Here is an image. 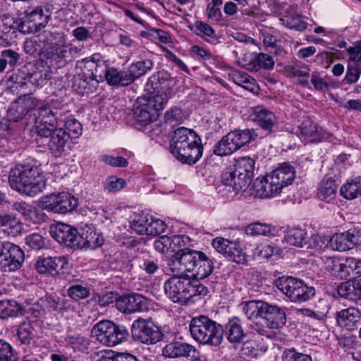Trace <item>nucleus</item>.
<instances>
[{
  "instance_id": "1",
  "label": "nucleus",
  "mask_w": 361,
  "mask_h": 361,
  "mask_svg": "<svg viewBox=\"0 0 361 361\" xmlns=\"http://www.w3.org/2000/svg\"><path fill=\"white\" fill-rule=\"evenodd\" d=\"M255 169V159H234L221 173V185L216 188L218 192L227 198H233L245 192L252 181Z\"/></svg>"
},
{
  "instance_id": "2",
  "label": "nucleus",
  "mask_w": 361,
  "mask_h": 361,
  "mask_svg": "<svg viewBox=\"0 0 361 361\" xmlns=\"http://www.w3.org/2000/svg\"><path fill=\"white\" fill-rule=\"evenodd\" d=\"M51 100L42 101L32 94H25L13 102L8 109V117L13 121H18L30 111L37 109L38 117L35 119V128L37 135H47L49 130L47 125L50 126L51 121L48 116L52 112L50 108Z\"/></svg>"
},
{
  "instance_id": "3",
  "label": "nucleus",
  "mask_w": 361,
  "mask_h": 361,
  "mask_svg": "<svg viewBox=\"0 0 361 361\" xmlns=\"http://www.w3.org/2000/svg\"><path fill=\"white\" fill-rule=\"evenodd\" d=\"M44 173L38 166L18 164L11 170L8 183L11 188L18 192L35 197L46 187Z\"/></svg>"
},
{
  "instance_id": "4",
  "label": "nucleus",
  "mask_w": 361,
  "mask_h": 361,
  "mask_svg": "<svg viewBox=\"0 0 361 361\" xmlns=\"http://www.w3.org/2000/svg\"><path fill=\"white\" fill-rule=\"evenodd\" d=\"M43 42L46 44L45 63L53 68L62 67L78 54V48L68 42L67 36L56 30H46L42 34Z\"/></svg>"
},
{
  "instance_id": "5",
  "label": "nucleus",
  "mask_w": 361,
  "mask_h": 361,
  "mask_svg": "<svg viewBox=\"0 0 361 361\" xmlns=\"http://www.w3.org/2000/svg\"><path fill=\"white\" fill-rule=\"evenodd\" d=\"M295 177L294 167L288 162H284L267 173L264 181H259L257 185L255 183V195L264 198L277 195L284 188L293 183Z\"/></svg>"
},
{
  "instance_id": "6",
  "label": "nucleus",
  "mask_w": 361,
  "mask_h": 361,
  "mask_svg": "<svg viewBox=\"0 0 361 361\" xmlns=\"http://www.w3.org/2000/svg\"><path fill=\"white\" fill-rule=\"evenodd\" d=\"M169 149L175 158H201L204 147L195 131L180 127L174 130Z\"/></svg>"
},
{
  "instance_id": "7",
  "label": "nucleus",
  "mask_w": 361,
  "mask_h": 361,
  "mask_svg": "<svg viewBox=\"0 0 361 361\" xmlns=\"http://www.w3.org/2000/svg\"><path fill=\"white\" fill-rule=\"evenodd\" d=\"M189 329L192 338L202 345L217 347L222 343V326L207 316L192 318Z\"/></svg>"
},
{
  "instance_id": "8",
  "label": "nucleus",
  "mask_w": 361,
  "mask_h": 361,
  "mask_svg": "<svg viewBox=\"0 0 361 361\" xmlns=\"http://www.w3.org/2000/svg\"><path fill=\"white\" fill-rule=\"evenodd\" d=\"M52 112L48 114L51 118L50 126L47 125V128L49 130V134L47 135H39L40 137H51L49 141V148L54 152L55 157L61 156V152L63 149L65 144L68 141V135L66 130L61 128V126L64 122V114H63L61 102L57 99H51L50 108Z\"/></svg>"
},
{
  "instance_id": "9",
  "label": "nucleus",
  "mask_w": 361,
  "mask_h": 361,
  "mask_svg": "<svg viewBox=\"0 0 361 361\" xmlns=\"http://www.w3.org/2000/svg\"><path fill=\"white\" fill-rule=\"evenodd\" d=\"M277 288L293 302H304L312 299L315 290L302 281L292 276L279 277L275 281Z\"/></svg>"
},
{
  "instance_id": "10",
  "label": "nucleus",
  "mask_w": 361,
  "mask_h": 361,
  "mask_svg": "<svg viewBox=\"0 0 361 361\" xmlns=\"http://www.w3.org/2000/svg\"><path fill=\"white\" fill-rule=\"evenodd\" d=\"M91 334L97 341L107 346H115L127 340L129 334L124 326L116 325L109 320L94 325Z\"/></svg>"
},
{
  "instance_id": "11",
  "label": "nucleus",
  "mask_w": 361,
  "mask_h": 361,
  "mask_svg": "<svg viewBox=\"0 0 361 361\" xmlns=\"http://www.w3.org/2000/svg\"><path fill=\"white\" fill-rule=\"evenodd\" d=\"M156 80L158 82V85L154 88L158 89L160 87L161 90L153 96L145 98L152 108L154 109L159 114V111L165 107L169 98L173 95L172 91L176 85V80L171 78L167 72L162 71L152 75L148 79V82L154 83Z\"/></svg>"
},
{
  "instance_id": "12",
  "label": "nucleus",
  "mask_w": 361,
  "mask_h": 361,
  "mask_svg": "<svg viewBox=\"0 0 361 361\" xmlns=\"http://www.w3.org/2000/svg\"><path fill=\"white\" fill-rule=\"evenodd\" d=\"M200 256L201 251L188 248L181 249L168 259L166 270L168 272L176 274L190 272L194 277Z\"/></svg>"
},
{
  "instance_id": "13",
  "label": "nucleus",
  "mask_w": 361,
  "mask_h": 361,
  "mask_svg": "<svg viewBox=\"0 0 361 361\" xmlns=\"http://www.w3.org/2000/svg\"><path fill=\"white\" fill-rule=\"evenodd\" d=\"M200 256L201 251L188 248L181 249L168 259L166 270L168 272L176 274L190 272L194 277Z\"/></svg>"
},
{
  "instance_id": "14",
  "label": "nucleus",
  "mask_w": 361,
  "mask_h": 361,
  "mask_svg": "<svg viewBox=\"0 0 361 361\" xmlns=\"http://www.w3.org/2000/svg\"><path fill=\"white\" fill-rule=\"evenodd\" d=\"M253 134L250 130L231 131L214 146V153L219 157L231 156L252 140Z\"/></svg>"
},
{
  "instance_id": "15",
  "label": "nucleus",
  "mask_w": 361,
  "mask_h": 361,
  "mask_svg": "<svg viewBox=\"0 0 361 361\" xmlns=\"http://www.w3.org/2000/svg\"><path fill=\"white\" fill-rule=\"evenodd\" d=\"M78 200L69 192L51 193L42 197L39 207L42 209L57 214H67L78 206Z\"/></svg>"
},
{
  "instance_id": "16",
  "label": "nucleus",
  "mask_w": 361,
  "mask_h": 361,
  "mask_svg": "<svg viewBox=\"0 0 361 361\" xmlns=\"http://www.w3.org/2000/svg\"><path fill=\"white\" fill-rule=\"evenodd\" d=\"M164 285V292L174 302L185 303L188 300L190 276L184 273H171Z\"/></svg>"
},
{
  "instance_id": "17",
  "label": "nucleus",
  "mask_w": 361,
  "mask_h": 361,
  "mask_svg": "<svg viewBox=\"0 0 361 361\" xmlns=\"http://www.w3.org/2000/svg\"><path fill=\"white\" fill-rule=\"evenodd\" d=\"M131 333L133 338L147 345H152L162 340L163 333L153 322L139 318L133 322Z\"/></svg>"
},
{
  "instance_id": "18",
  "label": "nucleus",
  "mask_w": 361,
  "mask_h": 361,
  "mask_svg": "<svg viewBox=\"0 0 361 361\" xmlns=\"http://www.w3.org/2000/svg\"><path fill=\"white\" fill-rule=\"evenodd\" d=\"M24 261V252L17 245L9 242H0V264L5 271L18 269Z\"/></svg>"
},
{
  "instance_id": "19",
  "label": "nucleus",
  "mask_w": 361,
  "mask_h": 361,
  "mask_svg": "<svg viewBox=\"0 0 361 361\" xmlns=\"http://www.w3.org/2000/svg\"><path fill=\"white\" fill-rule=\"evenodd\" d=\"M68 265V260L63 256L39 258L35 264L37 271L40 274L55 276L62 274L63 269Z\"/></svg>"
},
{
  "instance_id": "20",
  "label": "nucleus",
  "mask_w": 361,
  "mask_h": 361,
  "mask_svg": "<svg viewBox=\"0 0 361 361\" xmlns=\"http://www.w3.org/2000/svg\"><path fill=\"white\" fill-rule=\"evenodd\" d=\"M117 309L123 313L143 312L148 310V300L138 293L120 297L116 300Z\"/></svg>"
},
{
  "instance_id": "21",
  "label": "nucleus",
  "mask_w": 361,
  "mask_h": 361,
  "mask_svg": "<svg viewBox=\"0 0 361 361\" xmlns=\"http://www.w3.org/2000/svg\"><path fill=\"white\" fill-rule=\"evenodd\" d=\"M262 320L269 329H279L286 324L285 311L277 305H270L265 302Z\"/></svg>"
},
{
  "instance_id": "22",
  "label": "nucleus",
  "mask_w": 361,
  "mask_h": 361,
  "mask_svg": "<svg viewBox=\"0 0 361 361\" xmlns=\"http://www.w3.org/2000/svg\"><path fill=\"white\" fill-rule=\"evenodd\" d=\"M322 259L324 269L332 276L340 279L346 278L349 276V262L352 263V261H350V257L341 258L335 256H323Z\"/></svg>"
},
{
  "instance_id": "23",
  "label": "nucleus",
  "mask_w": 361,
  "mask_h": 361,
  "mask_svg": "<svg viewBox=\"0 0 361 361\" xmlns=\"http://www.w3.org/2000/svg\"><path fill=\"white\" fill-rule=\"evenodd\" d=\"M44 18L43 8L37 6L30 12L25 13L19 25L20 31L24 33H32L45 26L42 21Z\"/></svg>"
},
{
  "instance_id": "24",
  "label": "nucleus",
  "mask_w": 361,
  "mask_h": 361,
  "mask_svg": "<svg viewBox=\"0 0 361 361\" xmlns=\"http://www.w3.org/2000/svg\"><path fill=\"white\" fill-rule=\"evenodd\" d=\"M133 115L135 119L142 125L146 126L158 118L159 114L152 108L146 98H137L134 104Z\"/></svg>"
},
{
  "instance_id": "25",
  "label": "nucleus",
  "mask_w": 361,
  "mask_h": 361,
  "mask_svg": "<svg viewBox=\"0 0 361 361\" xmlns=\"http://www.w3.org/2000/svg\"><path fill=\"white\" fill-rule=\"evenodd\" d=\"M250 116L262 128L268 131H271L276 123L274 113L262 106L252 107Z\"/></svg>"
},
{
  "instance_id": "26",
  "label": "nucleus",
  "mask_w": 361,
  "mask_h": 361,
  "mask_svg": "<svg viewBox=\"0 0 361 361\" xmlns=\"http://www.w3.org/2000/svg\"><path fill=\"white\" fill-rule=\"evenodd\" d=\"M326 135V131L310 120L303 121L300 126V138L305 142L322 141L327 137Z\"/></svg>"
},
{
  "instance_id": "27",
  "label": "nucleus",
  "mask_w": 361,
  "mask_h": 361,
  "mask_svg": "<svg viewBox=\"0 0 361 361\" xmlns=\"http://www.w3.org/2000/svg\"><path fill=\"white\" fill-rule=\"evenodd\" d=\"M54 237L59 243H63L70 247H76L79 243L77 241V238H80L78 231L68 224H58L55 228Z\"/></svg>"
},
{
  "instance_id": "28",
  "label": "nucleus",
  "mask_w": 361,
  "mask_h": 361,
  "mask_svg": "<svg viewBox=\"0 0 361 361\" xmlns=\"http://www.w3.org/2000/svg\"><path fill=\"white\" fill-rule=\"evenodd\" d=\"M361 317V310L350 307L336 312L337 324L348 331L353 330Z\"/></svg>"
},
{
  "instance_id": "29",
  "label": "nucleus",
  "mask_w": 361,
  "mask_h": 361,
  "mask_svg": "<svg viewBox=\"0 0 361 361\" xmlns=\"http://www.w3.org/2000/svg\"><path fill=\"white\" fill-rule=\"evenodd\" d=\"M105 80L109 85L115 87H126L133 82L128 68L120 70L114 66L107 68Z\"/></svg>"
},
{
  "instance_id": "30",
  "label": "nucleus",
  "mask_w": 361,
  "mask_h": 361,
  "mask_svg": "<svg viewBox=\"0 0 361 361\" xmlns=\"http://www.w3.org/2000/svg\"><path fill=\"white\" fill-rule=\"evenodd\" d=\"M98 85L99 82L87 73H82L74 76L72 87L78 94L85 95L94 92Z\"/></svg>"
},
{
  "instance_id": "31",
  "label": "nucleus",
  "mask_w": 361,
  "mask_h": 361,
  "mask_svg": "<svg viewBox=\"0 0 361 361\" xmlns=\"http://www.w3.org/2000/svg\"><path fill=\"white\" fill-rule=\"evenodd\" d=\"M196 353L195 346L186 343L174 342L167 344L163 349L164 356L176 358L180 357H193Z\"/></svg>"
},
{
  "instance_id": "32",
  "label": "nucleus",
  "mask_w": 361,
  "mask_h": 361,
  "mask_svg": "<svg viewBox=\"0 0 361 361\" xmlns=\"http://www.w3.org/2000/svg\"><path fill=\"white\" fill-rule=\"evenodd\" d=\"M228 68L230 70L228 73V78L236 85L241 86L244 89L252 92L257 93L259 88L256 80L247 73L234 68Z\"/></svg>"
},
{
  "instance_id": "33",
  "label": "nucleus",
  "mask_w": 361,
  "mask_h": 361,
  "mask_svg": "<svg viewBox=\"0 0 361 361\" xmlns=\"http://www.w3.org/2000/svg\"><path fill=\"white\" fill-rule=\"evenodd\" d=\"M225 334L228 341L235 344L243 342L246 336L241 320L237 317H232L227 322L225 326Z\"/></svg>"
},
{
  "instance_id": "34",
  "label": "nucleus",
  "mask_w": 361,
  "mask_h": 361,
  "mask_svg": "<svg viewBox=\"0 0 361 361\" xmlns=\"http://www.w3.org/2000/svg\"><path fill=\"white\" fill-rule=\"evenodd\" d=\"M338 293L349 300L361 302V279L342 283L338 287Z\"/></svg>"
},
{
  "instance_id": "35",
  "label": "nucleus",
  "mask_w": 361,
  "mask_h": 361,
  "mask_svg": "<svg viewBox=\"0 0 361 361\" xmlns=\"http://www.w3.org/2000/svg\"><path fill=\"white\" fill-rule=\"evenodd\" d=\"M275 62L272 56L264 53H259L250 59L249 62L243 61L241 66L251 71H258L260 69L272 70Z\"/></svg>"
},
{
  "instance_id": "36",
  "label": "nucleus",
  "mask_w": 361,
  "mask_h": 361,
  "mask_svg": "<svg viewBox=\"0 0 361 361\" xmlns=\"http://www.w3.org/2000/svg\"><path fill=\"white\" fill-rule=\"evenodd\" d=\"M338 185L332 178H324L317 188V197L327 203L333 202L336 197Z\"/></svg>"
},
{
  "instance_id": "37",
  "label": "nucleus",
  "mask_w": 361,
  "mask_h": 361,
  "mask_svg": "<svg viewBox=\"0 0 361 361\" xmlns=\"http://www.w3.org/2000/svg\"><path fill=\"white\" fill-rule=\"evenodd\" d=\"M24 307L14 300H0V318L5 319L23 314Z\"/></svg>"
},
{
  "instance_id": "38",
  "label": "nucleus",
  "mask_w": 361,
  "mask_h": 361,
  "mask_svg": "<svg viewBox=\"0 0 361 361\" xmlns=\"http://www.w3.org/2000/svg\"><path fill=\"white\" fill-rule=\"evenodd\" d=\"M277 231L276 226L258 221L250 224L245 229V233L247 235L253 237L259 235L274 236L276 234Z\"/></svg>"
},
{
  "instance_id": "39",
  "label": "nucleus",
  "mask_w": 361,
  "mask_h": 361,
  "mask_svg": "<svg viewBox=\"0 0 361 361\" xmlns=\"http://www.w3.org/2000/svg\"><path fill=\"white\" fill-rule=\"evenodd\" d=\"M79 239L77 238L78 243L76 245L77 248H83L85 247H96L101 245L98 242L99 238L97 236V233L89 226H86L82 230L80 233H78Z\"/></svg>"
},
{
  "instance_id": "40",
  "label": "nucleus",
  "mask_w": 361,
  "mask_h": 361,
  "mask_svg": "<svg viewBox=\"0 0 361 361\" xmlns=\"http://www.w3.org/2000/svg\"><path fill=\"white\" fill-rule=\"evenodd\" d=\"M341 195L348 200H353L361 196V176L348 181L340 189Z\"/></svg>"
},
{
  "instance_id": "41",
  "label": "nucleus",
  "mask_w": 361,
  "mask_h": 361,
  "mask_svg": "<svg viewBox=\"0 0 361 361\" xmlns=\"http://www.w3.org/2000/svg\"><path fill=\"white\" fill-rule=\"evenodd\" d=\"M91 288L85 282H75L67 289L68 295L75 301L85 299L90 295Z\"/></svg>"
},
{
  "instance_id": "42",
  "label": "nucleus",
  "mask_w": 361,
  "mask_h": 361,
  "mask_svg": "<svg viewBox=\"0 0 361 361\" xmlns=\"http://www.w3.org/2000/svg\"><path fill=\"white\" fill-rule=\"evenodd\" d=\"M92 59L95 62L96 69H94V73H87L94 80H96L98 82L99 81L105 80L106 72L107 68H110L108 61L104 59V57L99 53H95L92 55Z\"/></svg>"
},
{
  "instance_id": "43",
  "label": "nucleus",
  "mask_w": 361,
  "mask_h": 361,
  "mask_svg": "<svg viewBox=\"0 0 361 361\" xmlns=\"http://www.w3.org/2000/svg\"><path fill=\"white\" fill-rule=\"evenodd\" d=\"M265 302L261 300H250L243 304V311L250 320L262 319Z\"/></svg>"
},
{
  "instance_id": "44",
  "label": "nucleus",
  "mask_w": 361,
  "mask_h": 361,
  "mask_svg": "<svg viewBox=\"0 0 361 361\" xmlns=\"http://www.w3.org/2000/svg\"><path fill=\"white\" fill-rule=\"evenodd\" d=\"M152 68L153 62L149 59H145L131 63L128 67V70L132 78L133 82H134L138 78L145 75L147 72L151 71Z\"/></svg>"
},
{
  "instance_id": "45",
  "label": "nucleus",
  "mask_w": 361,
  "mask_h": 361,
  "mask_svg": "<svg viewBox=\"0 0 361 361\" xmlns=\"http://www.w3.org/2000/svg\"><path fill=\"white\" fill-rule=\"evenodd\" d=\"M199 264L196 268L194 278L203 279L209 276L213 271L214 266L212 261L202 252L200 256Z\"/></svg>"
},
{
  "instance_id": "46",
  "label": "nucleus",
  "mask_w": 361,
  "mask_h": 361,
  "mask_svg": "<svg viewBox=\"0 0 361 361\" xmlns=\"http://www.w3.org/2000/svg\"><path fill=\"white\" fill-rule=\"evenodd\" d=\"M306 238L307 232L299 228L290 229L285 236L287 243L297 247H302L306 243Z\"/></svg>"
},
{
  "instance_id": "47",
  "label": "nucleus",
  "mask_w": 361,
  "mask_h": 361,
  "mask_svg": "<svg viewBox=\"0 0 361 361\" xmlns=\"http://www.w3.org/2000/svg\"><path fill=\"white\" fill-rule=\"evenodd\" d=\"M180 237L174 235L172 238L167 235H162L157 239L154 243V249L160 253H164L169 250H174V247H171L172 243H180Z\"/></svg>"
},
{
  "instance_id": "48",
  "label": "nucleus",
  "mask_w": 361,
  "mask_h": 361,
  "mask_svg": "<svg viewBox=\"0 0 361 361\" xmlns=\"http://www.w3.org/2000/svg\"><path fill=\"white\" fill-rule=\"evenodd\" d=\"M149 221V215L145 214H136L130 223V228L133 232L139 235L147 234Z\"/></svg>"
},
{
  "instance_id": "49",
  "label": "nucleus",
  "mask_w": 361,
  "mask_h": 361,
  "mask_svg": "<svg viewBox=\"0 0 361 361\" xmlns=\"http://www.w3.org/2000/svg\"><path fill=\"white\" fill-rule=\"evenodd\" d=\"M222 0H212L206 8V15L209 20L214 23H219L223 20V15L221 11Z\"/></svg>"
},
{
  "instance_id": "50",
  "label": "nucleus",
  "mask_w": 361,
  "mask_h": 361,
  "mask_svg": "<svg viewBox=\"0 0 361 361\" xmlns=\"http://www.w3.org/2000/svg\"><path fill=\"white\" fill-rule=\"evenodd\" d=\"M97 361H139L136 356L127 353H115L112 350L102 353Z\"/></svg>"
},
{
  "instance_id": "51",
  "label": "nucleus",
  "mask_w": 361,
  "mask_h": 361,
  "mask_svg": "<svg viewBox=\"0 0 361 361\" xmlns=\"http://www.w3.org/2000/svg\"><path fill=\"white\" fill-rule=\"evenodd\" d=\"M330 245L334 250L340 252L351 249L347 232L334 234L330 239Z\"/></svg>"
},
{
  "instance_id": "52",
  "label": "nucleus",
  "mask_w": 361,
  "mask_h": 361,
  "mask_svg": "<svg viewBox=\"0 0 361 361\" xmlns=\"http://www.w3.org/2000/svg\"><path fill=\"white\" fill-rule=\"evenodd\" d=\"M34 328L32 324L27 320L20 323L17 331V335L20 341L25 344L30 343L34 336Z\"/></svg>"
},
{
  "instance_id": "53",
  "label": "nucleus",
  "mask_w": 361,
  "mask_h": 361,
  "mask_svg": "<svg viewBox=\"0 0 361 361\" xmlns=\"http://www.w3.org/2000/svg\"><path fill=\"white\" fill-rule=\"evenodd\" d=\"M228 250L225 256L226 258L237 264H243L245 262V254L242 250V249H240L238 244L232 242L230 244V247L228 246Z\"/></svg>"
},
{
  "instance_id": "54",
  "label": "nucleus",
  "mask_w": 361,
  "mask_h": 361,
  "mask_svg": "<svg viewBox=\"0 0 361 361\" xmlns=\"http://www.w3.org/2000/svg\"><path fill=\"white\" fill-rule=\"evenodd\" d=\"M195 33L201 38L207 39V37L216 38V32L213 27L205 22L199 20L195 23Z\"/></svg>"
},
{
  "instance_id": "55",
  "label": "nucleus",
  "mask_w": 361,
  "mask_h": 361,
  "mask_svg": "<svg viewBox=\"0 0 361 361\" xmlns=\"http://www.w3.org/2000/svg\"><path fill=\"white\" fill-rule=\"evenodd\" d=\"M68 343L72 345L73 348L78 350H84L88 348L89 340L80 334H70L66 338Z\"/></svg>"
},
{
  "instance_id": "56",
  "label": "nucleus",
  "mask_w": 361,
  "mask_h": 361,
  "mask_svg": "<svg viewBox=\"0 0 361 361\" xmlns=\"http://www.w3.org/2000/svg\"><path fill=\"white\" fill-rule=\"evenodd\" d=\"M17 353L12 345L0 339V361H17Z\"/></svg>"
},
{
  "instance_id": "57",
  "label": "nucleus",
  "mask_w": 361,
  "mask_h": 361,
  "mask_svg": "<svg viewBox=\"0 0 361 361\" xmlns=\"http://www.w3.org/2000/svg\"><path fill=\"white\" fill-rule=\"evenodd\" d=\"M166 228V225L164 221L149 216L146 235H157L164 232Z\"/></svg>"
},
{
  "instance_id": "58",
  "label": "nucleus",
  "mask_w": 361,
  "mask_h": 361,
  "mask_svg": "<svg viewBox=\"0 0 361 361\" xmlns=\"http://www.w3.org/2000/svg\"><path fill=\"white\" fill-rule=\"evenodd\" d=\"M126 186V182L123 178L116 176L108 177L104 183V188L109 192H118Z\"/></svg>"
},
{
  "instance_id": "59",
  "label": "nucleus",
  "mask_w": 361,
  "mask_h": 361,
  "mask_svg": "<svg viewBox=\"0 0 361 361\" xmlns=\"http://www.w3.org/2000/svg\"><path fill=\"white\" fill-rule=\"evenodd\" d=\"M134 262L137 264L140 269L145 271L148 274H154L159 270L158 264L152 259H145L140 256L134 259Z\"/></svg>"
},
{
  "instance_id": "60",
  "label": "nucleus",
  "mask_w": 361,
  "mask_h": 361,
  "mask_svg": "<svg viewBox=\"0 0 361 361\" xmlns=\"http://www.w3.org/2000/svg\"><path fill=\"white\" fill-rule=\"evenodd\" d=\"M281 20L284 25L290 29L301 31L306 28V23L302 20L301 17L298 14L291 17L286 16L283 18H281Z\"/></svg>"
},
{
  "instance_id": "61",
  "label": "nucleus",
  "mask_w": 361,
  "mask_h": 361,
  "mask_svg": "<svg viewBox=\"0 0 361 361\" xmlns=\"http://www.w3.org/2000/svg\"><path fill=\"white\" fill-rule=\"evenodd\" d=\"M282 361H312V360L310 355L297 353L294 348H290L283 352Z\"/></svg>"
},
{
  "instance_id": "62",
  "label": "nucleus",
  "mask_w": 361,
  "mask_h": 361,
  "mask_svg": "<svg viewBox=\"0 0 361 361\" xmlns=\"http://www.w3.org/2000/svg\"><path fill=\"white\" fill-rule=\"evenodd\" d=\"M65 130L68 135V138L78 137L82 133V125L75 119H70L65 123Z\"/></svg>"
},
{
  "instance_id": "63",
  "label": "nucleus",
  "mask_w": 361,
  "mask_h": 361,
  "mask_svg": "<svg viewBox=\"0 0 361 361\" xmlns=\"http://www.w3.org/2000/svg\"><path fill=\"white\" fill-rule=\"evenodd\" d=\"M197 280H192L190 278V291L188 300L197 295L204 296L207 293V288Z\"/></svg>"
},
{
  "instance_id": "64",
  "label": "nucleus",
  "mask_w": 361,
  "mask_h": 361,
  "mask_svg": "<svg viewBox=\"0 0 361 361\" xmlns=\"http://www.w3.org/2000/svg\"><path fill=\"white\" fill-rule=\"evenodd\" d=\"M25 244L32 250H40L44 246L43 237L38 233H32L25 238Z\"/></svg>"
}]
</instances>
